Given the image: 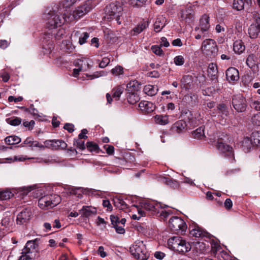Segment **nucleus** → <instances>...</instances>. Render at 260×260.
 I'll return each instance as SVG.
<instances>
[{
  "instance_id": "f257e3e1",
  "label": "nucleus",
  "mask_w": 260,
  "mask_h": 260,
  "mask_svg": "<svg viewBox=\"0 0 260 260\" xmlns=\"http://www.w3.org/2000/svg\"><path fill=\"white\" fill-rule=\"evenodd\" d=\"M123 8L121 3H112L105 8L106 17L108 20L115 19L117 23L121 24L120 17L123 14Z\"/></svg>"
},
{
  "instance_id": "f03ea898",
  "label": "nucleus",
  "mask_w": 260,
  "mask_h": 260,
  "mask_svg": "<svg viewBox=\"0 0 260 260\" xmlns=\"http://www.w3.org/2000/svg\"><path fill=\"white\" fill-rule=\"evenodd\" d=\"M44 18L47 21V26L51 29L60 26L64 22H68L67 16L60 17L54 11L46 12Z\"/></svg>"
},
{
  "instance_id": "7ed1b4c3",
  "label": "nucleus",
  "mask_w": 260,
  "mask_h": 260,
  "mask_svg": "<svg viewBox=\"0 0 260 260\" xmlns=\"http://www.w3.org/2000/svg\"><path fill=\"white\" fill-rule=\"evenodd\" d=\"M168 244L172 249L180 253H184L191 249L189 243L180 237H173L169 239Z\"/></svg>"
},
{
  "instance_id": "20e7f679",
  "label": "nucleus",
  "mask_w": 260,
  "mask_h": 260,
  "mask_svg": "<svg viewBox=\"0 0 260 260\" xmlns=\"http://www.w3.org/2000/svg\"><path fill=\"white\" fill-rule=\"evenodd\" d=\"M40 240L35 239L33 240L28 241L22 250L20 260H29L32 258L33 254L39 250V244Z\"/></svg>"
},
{
  "instance_id": "39448f33",
  "label": "nucleus",
  "mask_w": 260,
  "mask_h": 260,
  "mask_svg": "<svg viewBox=\"0 0 260 260\" xmlns=\"http://www.w3.org/2000/svg\"><path fill=\"white\" fill-rule=\"evenodd\" d=\"M131 254L139 260H146L148 254L145 245L142 241H137L130 247Z\"/></svg>"
},
{
  "instance_id": "423d86ee",
  "label": "nucleus",
  "mask_w": 260,
  "mask_h": 260,
  "mask_svg": "<svg viewBox=\"0 0 260 260\" xmlns=\"http://www.w3.org/2000/svg\"><path fill=\"white\" fill-rule=\"evenodd\" d=\"M95 5L92 4V0H88L85 3L77 8L74 11L72 15L67 17L68 22L80 19L81 17L89 12Z\"/></svg>"
},
{
  "instance_id": "0eeeda50",
  "label": "nucleus",
  "mask_w": 260,
  "mask_h": 260,
  "mask_svg": "<svg viewBox=\"0 0 260 260\" xmlns=\"http://www.w3.org/2000/svg\"><path fill=\"white\" fill-rule=\"evenodd\" d=\"M60 197L56 194L45 196L38 201L39 207L43 210L56 206L60 202Z\"/></svg>"
},
{
  "instance_id": "6e6552de",
  "label": "nucleus",
  "mask_w": 260,
  "mask_h": 260,
  "mask_svg": "<svg viewBox=\"0 0 260 260\" xmlns=\"http://www.w3.org/2000/svg\"><path fill=\"white\" fill-rule=\"evenodd\" d=\"M169 226L173 232L184 233L187 229L185 222L180 217L174 216L170 218L169 221Z\"/></svg>"
},
{
  "instance_id": "1a4fd4ad",
  "label": "nucleus",
  "mask_w": 260,
  "mask_h": 260,
  "mask_svg": "<svg viewBox=\"0 0 260 260\" xmlns=\"http://www.w3.org/2000/svg\"><path fill=\"white\" fill-rule=\"evenodd\" d=\"M202 50L207 56H215L218 51L216 42L213 39H206L202 43Z\"/></svg>"
},
{
  "instance_id": "9d476101",
  "label": "nucleus",
  "mask_w": 260,
  "mask_h": 260,
  "mask_svg": "<svg viewBox=\"0 0 260 260\" xmlns=\"http://www.w3.org/2000/svg\"><path fill=\"white\" fill-rule=\"evenodd\" d=\"M232 104L234 108L238 112H244L246 109V100L241 94L234 95L233 96Z\"/></svg>"
},
{
  "instance_id": "9b49d317",
  "label": "nucleus",
  "mask_w": 260,
  "mask_h": 260,
  "mask_svg": "<svg viewBox=\"0 0 260 260\" xmlns=\"http://www.w3.org/2000/svg\"><path fill=\"white\" fill-rule=\"evenodd\" d=\"M216 142V148L222 153H224L228 156H233V148L225 144L222 138H218L215 140Z\"/></svg>"
},
{
  "instance_id": "f8f14e48",
  "label": "nucleus",
  "mask_w": 260,
  "mask_h": 260,
  "mask_svg": "<svg viewBox=\"0 0 260 260\" xmlns=\"http://www.w3.org/2000/svg\"><path fill=\"white\" fill-rule=\"evenodd\" d=\"M225 75L226 80L231 84H234L239 79V71L234 67L228 68L226 71Z\"/></svg>"
},
{
  "instance_id": "ddd939ff",
  "label": "nucleus",
  "mask_w": 260,
  "mask_h": 260,
  "mask_svg": "<svg viewBox=\"0 0 260 260\" xmlns=\"http://www.w3.org/2000/svg\"><path fill=\"white\" fill-rule=\"evenodd\" d=\"M246 65L250 68L253 72L258 70V55L255 54H250L246 60Z\"/></svg>"
},
{
  "instance_id": "4468645a",
  "label": "nucleus",
  "mask_w": 260,
  "mask_h": 260,
  "mask_svg": "<svg viewBox=\"0 0 260 260\" xmlns=\"http://www.w3.org/2000/svg\"><path fill=\"white\" fill-rule=\"evenodd\" d=\"M31 212L30 209L25 208L20 212L17 216L16 222L18 224H23L27 222L31 218Z\"/></svg>"
},
{
  "instance_id": "2eb2a0df",
  "label": "nucleus",
  "mask_w": 260,
  "mask_h": 260,
  "mask_svg": "<svg viewBox=\"0 0 260 260\" xmlns=\"http://www.w3.org/2000/svg\"><path fill=\"white\" fill-rule=\"evenodd\" d=\"M189 231L190 236L196 238L203 237L206 235V232L197 224L190 225Z\"/></svg>"
},
{
  "instance_id": "dca6fc26",
  "label": "nucleus",
  "mask_w": 260,
  "mask_h": 260,
  "mask_svg": "<svg viewBox=\"0 0 260 260\" xmlns=\"http://www.w3.org/2000/svg\"><path fill=\"white\" fill-rule=\"evenodd\" d=\"M180 17L182 20L187 23H191L193 21L194 14L192 9L189 7L181 11Z\"/></svg>"
},
{
  "instance_id": "f3484780",
  "label": "nucleus",
  "mask_w": 260,
  "mask_h": 260,
  "mask_svg": "<svg viewBox=\"0 0 260 260\" xmlns=\"http://www.w3.org/2000/svg\"><path fill=\"white\" fill-rule=\"evenodd\" d=\"M149 23L148 21H143L138 23L130 31L132 36H137L146 29L149 26Z\"/></svg>"
},
{
  "instance_id": "a211bd4d",
  "label": "nucleus",
  "mask_w": 260,
  "mask_h": 260,
  "mask_svg": "<svg viewBox=\"0 0 260 260\" xmlns=\"http://www.w3.org/2000/svg\"><path fill=\"white\" fill-rule=\"evenodd\" d=\"M139 107L141 111L148 113L152 112L155 109V106L153 104L146 101H141L139 104Z\"/></svg>"
},
{
  "instance_id": "6ab92c4d",
  "label": "nucleus",
  "mask_w": 260,
  "mask_h": 260,
  "mask_svg": "<svg viewBox=\"0 0 260 260\" xmlns=\"http://www.w3.org/2000/svg\"><path fill=\"white\" fill-rule=\"evenodd\" d=\"M80 213L85 217H88L92 215L96 214V209L92 206H84L81 210H79Z\"/></svg>"
},
{
  "instance_id": "aec40b11",
  "label": "nucleus",
  "mask_w": 260,
  "mask_h": 260,
  "mask_svg": "<svg viewBox=\"0 0 260 260\" xmlns=\"http://www.w3.org/2000/svg\"><path fill=\"white\" fill-rule=\"evenodd\" d=\"M260 32V24L256 23L251 24L248 29V34L251 39H255Z\"/></svg>"
},
{
  "instance_id": "412c9836",
  "label": "nucleus",
  "mask_w": 260,
  "mask_h": 260,
  "mask_svg": "<svg viewBox=\"0 0 260 260\" xmlns=\"http://www.w3.org/2000/svg\"><path fill=\"white\" fill-rule=\"evenodd\" d=\"M159 181L174 188H177L179 186V183L177 181L169 177H160L159 178Z\"/></svg>"
},
{
  "instance_id": "4be33fe9",
  "label": "nucleus",
  "mask_w": 260,
  "mask_h": 260,
  "mask_svg": "<svg viewBox=\"0 0 260 260\" xmlns=\"http://www.w3.org/2000/svg\"><path fill=\"white\" fill-rule=\"evenodd\" d=\"M140 84L137 80H132L126 85L127 93H137L140 89Z\"/></svg>"
},
{
  "instance_id": "5701e85b",
  "label": "nucleus",
  "mask_w": 260,
  "mask_h": 260,
  "mask_svg": "<svg viewBox=\"0 0 260 260\" xmlns=\"http://www.w3.org/2000/svg\"><path fill=\"white\" fill-rule=\"evenodd\" d=\"M169 116L168 115H156L154 117L155 123L161 125H165L169 123Z\"/></svg>"
},
{
  "instance_id": "b1692460",
  "label": "nucleus",
  "mask_w": 260,
  "mask_h": 260,
  "mask_svg": "<svg viewBox=\"0 0 260 260\" xmlns=\"http://www.w3.org/2000/svg\"><path fill=\"white\" fill-rule=\"evenodd\" d=\"M166 25V20L162 16L157 17L154 23V30L155 32H159Z\"/></svg>"
},
{
  "instance_id": "393cba45",
  "label": "nucleus",
  "mask_w": 260,
  "mask_h": 260,
  "mask_svg": "<svg viewBox=\"0 0 260 260\" xmlns=\"http://www.w3.org/2000/svg\"><path fill=\"white\" fill-rule=\"evenodd\" d=\"M209 27V17L205 15L202 16L200 20V31L202 33L207 32Z\"/></svg>"
},
{
  "instance_id": "a878e982",
  "label": "nucleus",
  "mask_w": 260,
  "mask_h": 260,
  "mask_svg": "<svg viewBox=\"0 0 260 260\" xmlns=\"http://www.w3.org/2000/svg\"><path fill=\"white\" fill-rule=\"evenodd\" d=\"M186 126V122L182 120H179L176 122L173 126L172 129L173 132L179 134L181 133Z\"/></svg>"
},
{
  "instance_id": "bb28decb",
  "label": "nucleus",
  "mask_w": 260,
  "mask_h": 260,
  "mask_svg": "<svg viewBox=\"0 0 260 260\" xmlns=\"http://www.w3.org/2000/svg\"><path fill=\"white\" fill-rule=\"evenodd\" d=\"M159 205L152 201H146L143 203L142 207L148 211L156 212Z\"/></svg>"
},
{
  "instance_id": "cd10ccee",
  "label": "nucleus",
  "mask_w": 260,
  "mask_h": 260,
  "mask_svg": "<svg viewBox=\"0 0 260 260\" xmlns=\"http://www.w3.org/2000/svg\"><path fill=\"white\" fill-rule=\"evenodd\" d=\"M245 49V45L241 40L235 41L233 44V50L236 53L240 54L244 52Z\"/></svg>"
},
{
  "instance_id": "c85d7f7f",
  "label": "nucleus",
  "mask_w": 260,
  "mask_h": 260,
  "mask_svg": "<svg viewBox=\"0 0 260 260\" xmlns=\"http://www.w3.org/2000/svg\"><path fill=\"white\" fill-rule=\"evenodd\" d=\"M181 85L185 89H189L192 83V76L190 75H185L181 80Z\"/></svg>"
},
{
  "instance_id": "c756f323",
  "label": "nucleus",
  "mask_w": 260,
  "mask_h": 260,
  "mask_svg": "<svg viewBox=\"0 0 260 260\" xmlns=\"http://www.w3.org/2000/svg\"><path fill=\"white\" fill-rule=\"evenodd\" d=\"M23 144L31 148L38 147L42 148L43 147L42 144L37 141H34V139L31 137L27 138L23 142Z\"/></svg>"
},
{
  "instance_id": "7c9ffc66",
  "label": "nucleus",
  "mask_w": 260,
  "mask_h": 260,
  "mask_svg": "<svg viewBox=\"0 0 260 260\" xmlns=\"http://www.w3.org/2000/svg\"><path fill=\"white\" fill-rule=\"evenodd\" d=\"M143 91L148 95L153 96L157 93L158 89L156 87L149 84L144 86Z\"/></svg>"
},
{
  "instance_id": "2f4dec72",
  "label": "nucleus",
  "mask_w": 260,
  "mask_h": 260,
  "mask_svg": "<svg viewBox=\"0 0 260 260\" xmlns=\"http://www.w3.org/2000/svg\"><path fill=\"white\" fill-rule=\"evenodd\" d=\"M242 145L243 151L245 152H248L253 146V144L250 138L246 137L244 139Z\"/></svg>"
},
{
  "instance_id": "473e14b6",
  "label": "nucleus",
  "mask_w": 260,
  "mask_h": 260,
  "mask_svg": "<svg viewBox=\"0 0 260 260\" xmlns=\"http://www.w3.org/2000/svg\"><path fill=\"white\" fill-rule=\"evenodd\" d=\"M193 137L197 139H203L205 137L204 128L199 127L192 133Z\"/></svg>"
},
{
  "instance_id": "72a5a7b5",
  "label": "nucleus",
  "mask_w": 260,
  "mask_h": 260,
  "mask_svg": "<svg viewBox=\"0 0 260 260\" xmlns=\"http://www.w3.org/2000/svg\"><path fill=\"white\" fill-rule=\"evenodd\" d=\"M5 141L8 145H15L21 141V139L16 136H10L5 139Z\"/></svg>"
},
{
  "instance_id": "f704fd0d",
  "label": "nucleus",
  "mask_w": 260,
  "mask_h": 260,
  "mask_svg": "<svg viewBox=\"0 0 260 260\" xmlns=\"http://www.w3.org/2000/svg\"><path fill=\"white\" fill-rule=\"evenodd\" d=\"M251 139L253 145H260V131H254L251 135Z\"/></svg>"
},
{
  "instance_id": "c9c22d12",
  "label": "nucleus",
  "mask_w": 260,
  "mask_h": 260,
  "mask_svg": "<svg viewBox=\"0 0 260 260\" xmlns=\"http://www.w3.org/2000/svg\"><path fill=\"white\" fill-rule=\"evenodd\" d=\"M127 102L130 104L134 105L138 102L139 100V96L137 93H127Z\"/></svg>"
},
{
  "instance_id": "e433bc0d",
  "label": "nucleus",
  "mask_w": 260,
  "mask_h": 260,
  "mask_svg": "<svg viewBox=\"0 0 260 260\" xmlns=\"http://www.w3.org/2000/svg\"><path fill=\"white\" fill-rule=\"evenodd\" d=\"M114 205L119 209L123 210L127 208V205L123 200L120 198H117L114 200Z\"/></svg>"
},
{
  "instance_id": "4c0bfd02",
  "label": "nucleus",
  "mask_w": 260,
  "mask_h": 260,
  "mask_svg": "<svg viewBox=\"0 0 260 260\" xmlns=\"http://www.w3.org/2000/svg\"><path fill=\"white\" fill-rule=\"evenodd\" d=\"M124 88L122 86H118L114 88L112 90V96L116 100H118L121 94L123 93Z\"/></svg>"
},
{
  "instance_id": "58836bf2",
  "label": "nucleus",
  "mask_w": 260,
  "mask_h": 260,
  "mask_svg": "<svg viewBox=\"0 0 260 260\" xmlns=\"http://www.w3.org/2000/svg\"><path fill=\"white\" fill-rule=\"evenodd\" d=\"M217 72V67L216 64L211 63L209 64L207 73L209 76L215 77Z\"/></svg>"
},
{
  "instance_id": "ea45409f",
  "label": "nucleus",
  "mask_w": 260,
  "mask_h": 260,
  "mask_svg": "<svg viewBox=\"0 0 260 260\" xmlns=\"http://www.w3.org/2000/svg\"><path fill=\"white\" fill-rule=\"evenodd\" d=\"M254 79V77L251 75H245L242 78V83L246 87H249L252 85V81Z\"/></svg>"
},
{
  "instance_id": "a19ab883",
  "label": "nucleus",
  "mask_w": 260,
  "mask_h": 260,
  "mask_svg": "<svg viewBox=\"0 0 260 260\" xmlns=\"http://www.w3.org/2000/svg\"><path fill=\"white\" fill-rule=\"evenodd\" d=\"M62 46L64 48V50L69 53L72 52L75 49L74 46L72 45V44L70 40L63 41Z\"/></svg>"
},
{
  "instance_id": "79ce46f5",
  "label": "nucleus",
  "mask_w": 260,
  "mask_h": 260,
  "mask_svg": "<svg viewBox=\"0 0 260 260\" xmlns=\"http://www.w3.org/2000/svg\"><path fill=\"white\" fill-rule=\"evenodd\" d=\"M53 149H58L61 148L62 149L66 148L67 144L63 141L60 140H53Z\"/></svg>"
},
{
  "instance_id": "37998d69",
  "label": "nucleus",
  "mask_w": 260,
  "mask_h": 260,
  "mask_svg": "<svg viewBox=\"0 0 260 260\" xmlns=\"http://www.w3.org/2000/svg\"><path fill=\"white\" fill-rule=\"evenodd\" d=\"M244 3L243 0H234L233 8L237 11H240L244 9Z\"/></svg>"
},
{
  "instance_id": "c03bdc74",
  "label": "nucleus",
  "mask_w": 260,
  "mask_h": 260,
  "mask_svg": "<svg viewBox=\"0 0 260 260\" xmlns=\"http://www.w3.org/2000/svg\"><path fill=\"white\" fill-rule=\"evenodd\" d=\"M217 109L222 116L226 117L229 115V111L227 107L224 104H220L217 107Z\"/></svg>"
},
{
  "instance_id": "a18cd8bd",
  "label": "nucleus",
  "mask_w": 260,
  "mask_h": 260,
  "mask_svg": "<svg viewBox=\"0 0 260 260\" xmlns=\"http://www.w3.org/2000/svg\"><path fill=\"white\" fill-rule=\"evenodd\" d=\"M86 147L90 152H96L99 149L98 145L91 142H88L87 143Z\"/></svg>"
},
{
  "instance_id": "49530a36",
  "label": "nucleus",
  "mask_w": 260,
  "mask_h": 260,
  "mask_svg": "<svg viewBox=\"0 0 260 260\" xmlns=\"http://www.w3.org/2000/svg\"><path fill=\"white\" fill-rule=\"evenodd\" d=\"M7 122L11 125L17 126L21 122V119L19 117H15L13 119L8 118L7 119Z\"/></svg>"
},
{
  "instance_id": "de8ad7c7",
  "label": "nucleus",
  "mask_w": 260,
  "mask_h": 260,
  "mask_svg": "<svg viewBox=\"0 0 260 260\" xmlns=\"http://www.w3.org/2000/svg\"><path fill=\"white\" fill-rule=\"evenodd\" d=\"M13 194L11 192L9 191H3L0 192V200H6L9 199L12 197Z\"/></svg>"
},
{
  "instance_id": "09e8293b",
  "label": "nucleus",
  "mask_w": 260,
  "mask_h": 260,
  "mask_svg": "<svg viewBox=\"0 0 260 260\" xmlns=\"http://www.w3.org/2000/svg\"><path fill=\"white\" fill-rule=\"evenodd\" d=\"M185 61L184 58L182 55H178L174 57V62L178 66H182L184 64Z\"/></svg>"
},
{
  "instance_id": "8fccbe9b",
  "label": "nucleus",
  "mask_w": 260,
  "mask_h": 260,
  "mask_svg": "<svg viewBox=\"0 0 260 260\" xmlns=\"http://www.w3.org/2000/svg\"><path fill=\"white\" fill-rule=\"evenodd\" d=\"M151 49L152 51L157 55L161 56L164 54L163 51L160 46L153 45L151 46Z\"/></svg>"
},
{
  "instance_id": "3c124183",
  "label": "nucleus",
  "mask_w": 260,
  "mask_h": 260,
  "mask_svg": "<svg viewBox=\"0 0 260 260\" xmlns=\"http://www.w3.org/2000/svg\"><path fill=\"white\" fill-rule=\"evenodd\" d=\"M123 68L121 66H117L111 70V73L115 76L122 75L123 73Z\"/></svg>"
},
{
  "instance_id": "603ef678",
  "label": "nucleus",
  "mask_w": 260,
  "mask_h": 260,
  "mask_svg": "<svg viewBox=\"0 0 260 260\" xmlns=\"http://www.w3.org/2000/svg\"><path fill=\"white\" fill-rule=\"evenodd\" d=\"M252 122L256 125H260V112L254 115L251 118Z\"/></svg>"
},
{
  "instance_id": "864d4df0",
  "label": "nucleus",
  "mask_w": 260,
  "mask_h": 260,
  "mask_svg": "<svg viewBox=\"0 0 260 260\" xmlns=\"http://www.w3.org/2000/svg\"><path fill=\"white\" fill-rule=\"evenodd\" d=\"M43 147L41 149H44L45 148H51L53 149V140H48L44 142V144H42Z\"/></svg>"
},
{
  "instance_id": "5fc2aeb1",
  "label": "nucleus",
  "mask_w": 260,
  "mask_h": 260,
  "mask_svg": "<svg viewBox=\"0 0 260 260\" xmlns=\"http://www.w3.org/2000/svg\"><path fill=\"white\" fill-rule=\"evenodd\" d=\"M89 38L88 33L84 32L79 38V43L80 45H83L86 42V40Z\"/></svg>"
},
{
  "instance_id": "6e6d98bb",
  "label": "nucleus",
  "mask_w": 260,
  "mask_h": 260,
  "mask_svg": "<svg viewBox=\"0 0 260 260\" xmlns=\"http://www.w3.org/2000/svg\"><path fill=\"white\" fill-rule=\"evenodd\" d=\"M110 61V58L107 57H105L102 59V60L99 64V67L101 68H104L108 65Z\"/></svg>"
},
{
  "instance_id": "4d7b16f0",
  "label": "nucleus",
  "mask_w": 260,
  "mask_h": 260,
  "mask_svg": "<svg viewBox=\"0 0 260 260\" xmlns=\"http://www.w3.org/2000/svg\"><path fill=\"white\" fill-rule=\"evenodd\" d=\"M123 226V225L118 224L113 226V228L115 229L116 232L118 234H123L125 233V230Z\"/></svg>"
},
{
  "instance_id": "13d9d810",
  "label": "nucleus",
  "mask_w": 260,
  "mask_h": 260,
  "mask_svg": "<svg viewBox=\"0 0 260 260\" xmlns=\"http://www.w3.org/2000/svg\"><path fill=\"white\" fill-rule=\"evenodd\" d=\"M147 0H130L131 4L134 6H141Z\"/></svg>"
},
{
  "instance_id": "bf43d9fd",
  "label": "nucleus",
  "mask_w": 260,
  "mask_h": 260,
  "mask_svg": "<svg viewBox=\"0 0 260 260\" xmlns=\"http://www.w3.org/2000/svg\"><path fill=\"white\" fill-rule=\"evenodd\" d=\"M172 213L171 210H162L161 211L160 214V217L165 220L166 219L169 215H170Z\"/></svg>"
},
{
  "instance_id": "052dcab7",
  "label": "nucleus",
  "mask_w": 260,
  "mask_h": 260,
  "mask_svg": "<svg viewBox=\"0 0 260 260\" xmlns=\"http://www.w3.org/2000/svg\"><path fill=\"white\" fill-rule=\"evenodd\" d=\"M77 0H64L62 2V6L65 8L70 7L72 6Z\"/></svg>"
},
{
  "instance_id": "680f3d73",
  "label": "nucleus",
  "mask_w": 260,
  "mask_h": 260,
  "mask_svg": "<svg viewBox=\"0 0 260 260\" xmlns=\"http://www.w3.org/2000/svg\"><path fill=\"white\" fill-rule=\"evenodd\" d=\"M35 121L34 120H31L30 121H25L23 123L24 126L27 127L28 129H31L34 126Z\"/></svg>"
},
{
  "instance_id": "e2e57ef3",
  "label": "nucleus",
  "mask_w": 260,
  "mask_h": 260,
  "mask_svg": "<svg viewBox=\"0 0 260 260\" xmlns=\"http://www.w3.org/2000/svg\"><path fill=\"white\" fill-rule=\"evenodd\" d=\"M110 219H111V223L113 225V226L116 224L120 223L119 218L117 216H114L113 215H111Z\"/></svg>"
},
{
  "instance_id": "0e129e2a",
  "label": "nucleus",
  "mask_w": 260,
  "mask_h": 260,
  "mask_svg": "<svg viewBox=\"0 0 260 260\" xmlns=\"http://www.w3.org/2000/svg\"><path fill=\"white\" fill-rule=\"evenodd\" d=\"M23 98L22 96H19L18 98H15L13 96H9L8 98V101L9 102H14L15 103H18L22 101Z\"/></svg>"
},
{
  "instance_id": "69168bd1",
  "label": "nucleus",
  "mask_w": 260,
  "mask_h": 260,
  "mask_svg": "<svg viewBox=\"0 0 260 260\" xmlns=\"http://www.w3.org/2000/svg\"><path fill=\"white\" fill-rule=\"evenodd\" d=\"M103 205L104 207L107 208V210L111 211L112 210V207L109 200H104L103 201Z\"/></svg>"
},
{
  "instance_id": "338daca9",
  "label": "nucleus",
  "mask_w": 260,
  "mask_h": 260,
  "mask_svg": "<svg viewBox=\"0 0 260 260\" xmlns=\"http://www.w3.org/2000/svg\"><path fill=\"white\" fill-rule=\"evenodd\" d=\"M105 148L106 149V152L109 154L112 155L114 153V148L113 146L111 145H105L104 146Z\"/></svg>"
},
{
  "instance_id": "774afa93",
  "label": "nucleus",
  "mask_w": 260,
  "mask_h": 260,
  "mask_svg": "<svg viewBox=\"0 0 260 260\" xmlns=\"http://www.w3.org/2000/svg\"><path fill=\"white\" fill-rule=\"evenodd\" d=\"M251 106L256 110H260V101H254L252 102Z\"/></svg>"
}]
</instances>
